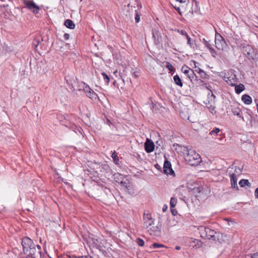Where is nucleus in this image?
Instances as JSON below:
<instances>
[{
  "instance_id": "e433bc0d",
  "label": "nucleus",
  "mask_w": 258,
  "mask_h": 258,
  "mask_svg": "<svg viewBox=\"0 0 258 258\" xmlns=\"http://www.w3.org/2000/svg\"><path fill=\"white\" fill-rule=\"evenodd\" d=\"M136 242L140 246H143L144 245V240L142 239H141L140 238H137Z\"/></svg>"
},
{
  "instance_id": "58836bf2",
  "label": "nucleus",
  "mask_w": 258,
  "mask_h": 258,
  "mask_svg": "<svg viewBox=\"0 0 258 258\" xmlns=\"http://www.w3.org/2000/svg\"><path fill=\"white\" fill-rule=\"evenodd\" d=\"M102 75L103 77V79L105 82L109 83L110 81V79L109 77L107 75V74L105 73H102Z\"/></svg>"
},
{
  "instance_id": "6ab92c4d",
  "label": "nucleus",
  "mask_w": 258,
  "mask_h": 258,
  "mask_svg": "<svg viewBox=\"0 0 258 258\" xmlns=\"http://www.w3.org/2000/svg\"><path fill=\"white\" fill-rule=\"evenodd\" d=\"M64 25L68 28L73 29L75 27V25L74 23L70 19H67L65 21Z\"/></svg>"
},
{
  "instance_id": "393cba45",
  "label": "nucleus",
  "mask_w": 258,
  "mask_h": 258,
  "mask_svg": "<svg viewBox=\"0 0 258 258\" xmlns=\"http://www.w3.org/2000/svg\"><path fill=\"white\" fill-rule=\"evenodd\" d=\"M204 43L205 45L206 46V47L210 49V51L212 54H216L215 50L213 48L211 47V45L208 41L204 39Z\"/></svg>"
},
{
  "instance_id": "37998d69",
  "label": "nucleus",
  "mask_w": 258,
  "mask_h": 258,
  "mask_svg": "<svg viewBox=\"0 0 258 258\" xmlns=\"http://www.w3.org/2000/svg\"><path fill=\"white\" fill-rule=\"evenodd\" d=\"M173 208H170V209H170L171 210V213L173 215L175 216L177 214V211L175 209H174Z\"/></svg>"
},
{
  "instance_id": "ddd939ff",
  "label": "nucleus",
  "mask_w": 258,
  "mask_h": 258,
  "mask_svg": "<svg viewBox=\"0 0 258 258\" xmlns=\"http://www.w3.org/2000/svg\"><path fill=\"white\" fill-rule=\"evenodd\" d=\"M163 172L166 174H174V172L171 168V163L167 160L164 162Z\"/></svg>"
},
{
  "instance_id": "0e129e2a",
  "label": "nucleus",
  "mask_w": 258,
  "mask_h": 258,
  "mask_svg": "<svg viewBox=\"0 0 258 258\" xmlns=\"http://www.w3.org/2000/svg\"><path fill=\"white\" fill-rule=\"evenodd\" d=\"M26 258H35V257L32 255V256H28V257H27Z\"/></svg>"
},
{
  "instance_id": "864d4df0",
  "label": "nucleus",
  "mask_w": 258,
  "mask_h": 258,
  "mask_svg": "<svg viewBox=\"0 0 258 258\" xmlns=\"http://www.w3.org/2000/svg\"><path fill=\"white\" fill-rule=\"evenodd\" d=\"M79 258H92L91 256L90 255H88V256H81V257H79Z\"/></svg>"
},
{
  "instance_id": "aec40b11",
  "label": "nucleus",
  "mask_w": 258,
  "mask_h": 258,
  "mask_svg": "<svg viewBox=\"0 0 258 258\" xmlns=\"http://www.w3.org/2000/svg\"><path fill=\"white\" fill-rule=\"evenodd\" d=\"M235 91L237 94H240L241 92H242L245 89V87L244 85L242 84H240L239 85H235Z\"/></svg>"
},
{
  "instance_id": "603ef678",
  "label": "nucleus",
  "mask_w": 258,
  "mask_h": 258,
  "mask_svg": "<svg viewBox=\"0 0 258 258\" xmlns=\"http://www.w3.org/2000/svg\"><path fill=\"white\" fill-rule=\"evenodd\" d=\"M176 1L179 2L180 3H185L186 2H188V0H176Z\"/></svg>"
},
{
  "instance_id": "3c124183",
  "label": "nucleus",
  "mask_w": 258,
  "mask_h": 258,
  "mask_svg": "<svg viewBox=\"0 0 258 258\" xmlns=\"http://www.w3.org/2000/svg\"><path fill=\"white\" fill-rule=\"evenodd\" d=\"M206 89H207L208 90H209L210 91V92H209L210 93H211V94H213V93L211 90V87L210 85L206 86Z\"/></svg>"
},
{
  "instance_id": "f3484780",
  "label": "nucleus",
  "mask_w": 258,
  "mask_h": 258,
  "mask_svg": "<svg viewBox=\"0 0 258 258\" xmlns=\"http://www.w3.org/2000/svg\"><path fill=\"white\" fill-rule=\"evenodd\" d=\"M232 112L234 115H237L238 117L242 118V120H244L243 117L242 116V112L239 107H233L232 108Z\"/></svg>"
},
{
  "instance_id": "dca6fc26",
  "label": "nucleus",
  "mask_w": 258,
  "mask_h": 258,
  "mask_svg": "<svg viewBox=\"0 0 258 258\" xmlns=\"http://www.w3.org/2000/svg\"><path fill=\"white\" fill-rule=\"evenodd\" d=\"M230 181H231V187L232 188H235L237 189H238V187L237 184V176L230 174Z\"/></svg>"
},
{
  "instance_id": "72a5a7b5",
  "label": "nucleus",
  "mask_w": 258,
  "mask_h": 258,
  "mask_svg": "<svg viewBox=\"0 0 258 258\" xmlns=\"http://www.w3.org/2000/svg\"><path fill=\"white\" fill-rule=\"evenodd\" d=\"M152 246L154 248L165 247L164 245L158 243H154L152 244Z\"/></svg>"
},
{
  "instance_id": "39448f33",
  "label": "nucleus",
  "mask_w": 258,
  "mask_h": 258,
  "mask_svg": "<svg viewBox=\"0 0 258 258\" xmlns=\"http://www.w3.org/2000/svg\"><path fill=\"white\" fill-rule=\"evenodd\" d=\"M215 42L216 48L219 50H223L227 46L225 40L219 34H216Z\"/></svg>"
},
{
  "instance_id": "412c9836",
  "label": "nucleus",
  "mask_w": 258,
  "mask_h": 258,
  "mask_svg": "<svg viewBox=\"0 0 258 258\" xmlns=\"http://www.w3.org/2000/svg\"><path fill=\"white\" fill-rule=\"evenodd\" d=\"M173 80L175 84L177 85L182 87L183 86V84L181 81V79L180 78L178 75H176L173 77Z\"/></svg>"
},
{
  "instance_id": "f704fd0d",
  "label": "nucleus",
  "mask_w": 258,
  "mask_h": 258,
  "mask_svg": "<svg viewBox=\"0 0 258 258\" xmlns=\"http://www.w3.org/2000/svg\"><path fill=\"white\" fill-rule=\"evenodd\" d=\"M199 74L202 79H207L209 77V76L203 70Z\"/></svg>"
},
{
  "instance_id": "4c0bfd02",
  "label": "nucleus",
  "mask_w": 258,
  "mask_h": 258,
  "mask_svg": "<svg viewBox=\"0 0 258 258\" xmlns=\"http://www.w3.org/2000/svg\"><path fill=\"white\" fill-rule=\"evenodd\" d=\"M192 62L194 64V68L195 69V71H194L199 74L201 72V71H202V70L200 68L197 67V66H196L197 62L196 61L194 60V61H192Z\"/></svg>"
},
{
  "instance_id": "5701e85b",
  "label": "nucleus",
  "mask_w": 258,
  "mask_h": 258,
  "mask_svg": "<svg viewBox=\"0 0 258 258\" xmlns=\"http://www.w3.org/2000/svg\"><path fill=\"white\" fill-rule=\"evenodd\" d=\"M242 168H240L239 167L235 166V169L233 173H230L231 175H233L236 176H238L240 175H241L242 173Z\"/></svg>"
},
{
  "instance_id": "1a4fd4ad",
  "label": "nucleus",
  "mask_w": 258,
  "mask_h": 258,
  "mask_svg": "<svg viewBox=\"0 0 258 258\" xmlns=\"http://www.w3.org/2000/svg\"><path fill=\"white\" fill-rule=\"evenodd\" d=\"M241 51L249 59L253 58L254 50L251 46L249 45H244L242 47Z\"/></svg>"
},
{
  "instance_id": "a878e982",
  "label": "nucleus",
  "mask_w": 258,
  "mask_h": 258,
  "mask_svg": "<svg viewBox=\"0 0 258 258\" xmlns=\"http://www.w3.org/2000/svg\"><path fill=\"white\" fill-rule=\"evenodd\" d=\"M86 95L91 99H96L98 97L97 94L93 90L87 93Z\"/></svg>"
},
{
  "instance_id": "bb28decb",
  "label": "nucleus",
  "mask_w": 258,
  "mask_h": 258,
  "mask_svg": "<svg viewBox=\"0 0 258 258\" xmlns=\"http://www.w3.org/2000/svg\"><path fill=\"white\" fill-rule=\"evenodd\" d=\"M111 157L113 159V162H114V163L117 165L118 164V162H119L118 157L117 154L115 152H114L112 154Z\"/></svg>"
},
{
  "instance_id": "7c9ffc66",
  "label": "nucleus",
  "mask_w": 258,
  "mask_h": 258,
  "mask_svg": "<svg viewBox=\"0 0 258 258\" xmlns=\"http://www.w3.org/2000/svg\"><path fill=\"white\" fill-rule=\"evenodd\" d=\"M187 44L189 45L191 48H192L194 46L195 41L189 37L187 38Z\"/></svg>"
},
{
  "instance_id": "c85d7f7f",
  "label": "nucleus",
  "mask_w": 258,
  "mask_h": 258,
  "mask_svg": "<svg viewBox=\"0 0 258 258\" xmlns=\"http://www.w3.org/2000/svg\"><path fill=\"white\" fill-rule=\"evenodd\" d=\"M177 204V199L174 198L172 197L171 198L170 205V208H174Z\"/></svg>"
},
{
  "instance_id": "69168bd1",
  "label": "nucleus",
  "mask_w": 258,
  "mask_h": 258,
  "mask_svg": "<svg viewBox=\"0 0 258 258\" xmlns=\"http://www.w3.org/2000/svg\"><path fill=\"white\" fill-rule=\"evenodd\" d=\"M218 140H219V141H221V140H222V138H218Z\"/></svg>"
},
{
  "instance_id": "20e7f679",
  "label": "nucleus",
  "mask_w": 258,
  "mask_h": 258,
  "mask_svg": "<svg viewBox=\"0 0 258 258\" xmlns=\"http://www.w3.org/2000/svg\"><path fill=\"white\" fill-rule=\"evenodd\" d=\"M22 245L23 247L24 251H28L30 250L29 254L33 255L35 251V244L33 243V241L28 237H24L22 240Z\"/></svg>"
},
{
  "instance_id": "9d476101",
  "label": "nucleus",
  "mask_w": 258,
  "mask_h": 258,
  "mask_svg": "<svg viewBox=\"0 0 258 258\" xmlns=\"http://www.w3.org/2000/svg\"><path fill=\"white\" fill-rule=\"evenodd\" d=\"M215 96L213 94H208V99L205 102L206 107L210 110L213 111L215 108Z\"/></svg>"
},
{
  "instance_id": "f8f14e48",
  "label": "nucleus",
  "mask_w": 258,
  "mask_h": 258,
  "mask_svg": "<svg viewBox=\"0 0 258 258\" xmlns=\"http://www.w3.org/2000/svg\"><path fill=\"white\" fill-rule=\"evenodd\" d=\"M187 15L189 16L193 15L194 13H197L199 11L198 3L195 0H192V4L190 8L187 10Z\"/></svg>"
},
{
  "instance_id": "79ce46f5",
  "label": "nucleus",
  "mask_w": 258,
  "mask_h": 258,
  "mask_svg": "<svg viewBox=\"0 0 258 258\" xmlns=\"http://www.w3.org/2000/svg\"><path fill=\"white\" fill-rule=\"evenodd\" d=\"M140 15L139 14L137 13L135 16L136 22L138 23L140 21Z\"/></svg>"
},
{
  "instance_id": "9b49d317",
  "label": "nucleus",
  "mask_w": 258,
  "mask_h": 258,
  "mask_svg": "<svg viewBox=\"0 0 258 258\" xmlns=\"http://www.w3.org/2000/svg\"><path fill=\"white\" fill-rule=\"evenodd\" d=\"M96 172H100L106 173H111L112 170L107 164H96Z\"/></svg>"
},
{
  "instance_id": "7ed1b4c3",
  "label": "nucleus",
  "mask_w": 258,
  "mask_h": 258,
  "mask_svg": "<svg viewBox=\"0 0 258 258\" xmlns=\"http://www.w3.org/2000/svg\"><path fill=\"white\" fill-rule=\"evenodd\" d=\"M144 226L147 229L151 235L159 230L158 226L154 225V220L149 214H144L143 216Z\"/></svg>"
},
{
  "instance_id": "09e8293b",
  "label": "nucleus",
  "mask_w": 258,
  "mask_h": 258,
  "mask_svg": "<svg viewBox=\"0 0 258 258\" xmlns=\"http://www.w3.org/2000/svg\"><path fill=\"white\" fill-rule=\"evenodd\" d=\"M251 258H258V252H256L251 255Z\"/></svg>"
},
{
  "instance_id": "c03bdc74",
  "label": "nucleus",
  "mask_w": 258,
  "mask_h": 258,
  "mask_svg": "<svg viewBox=\"0 0 258 258\" xmlns=\"http://www.w3.org/2000/svg\"><path fill=\"white\" fill-rule=\"evenodd\" d=\"M178 33H179L181 35H182L183 36L185 35H186V34L187 33V32L185 30H178Z\"/></svg>"
},
{
  "instance_id": "8fccbe9b",
  "label": "nucleus",
  "mask_w": 258,
  "mask_h": 258,
  "mask_svg": "<svg viewBox=\"0 0 258 258\" xmlns=\"http://www.w3.org/2000/svg\"><path fill=\"white\" fill-rule=\"evenodd\" d=\"M174 8L180 15H181V12H180V9L179 7H174Z\"/></svg>"
},
{
  "instance_id": "423d86ee",
  "label": "nucleus",
  "mask_w": 258,
  "mask_h": 258,
  "mask_svg": "<svg viewBox=\"0 0 258 258\" xmlns=\"http://www.w3.org/2000/svg\"><path fill=\"white\" fill-rule=\"evenodd\" d=\"M224 80L231 86H235L237 82L236 76L232 72L228 73L227 75L224 76Z\"/></svg>"
},
{
  "instance_id": "680f3d73",
  "label": "nucleus",
  "mask_w": 258,
  "mask_h": 258,
  "mask_svg": "<svg viewBox=\"0 0 258 258\" xmlns=\"http://www.w3.org/2000/svg\"><path fill=\"white\" fill-rule=\"evenodd\" d=\"M167 208V207H163V212H165V211L166 210Z\"/></svg>"
},
{
  "instance_id": "473e14b6",
  "label": "nucleus",
  "mask_w": 258,
  "mask_h": 258,
  "mask_svg": "<svg viewBox=\"0 0 258 258\" xmlns=\"http://www.w3.org/2000/svg\"><path fill=\"white\" fill-rule=\"evenodd\" d=\"M40 42V40L39 38H35L33 41L32 45L34 47L35 49L38 46Z\"/></svg>"
},
{
  "instance_id": "49530a36",
  "label": "nucleus",
  "mask_w": 258,
  "mask_h": 258,
  "mask_svg": "<svg viewBox=\"0 0 258 258\" xmlns=\"http://www.w3.org/2000/svg\"><path fill=\"white\" fill-rule=\"evenodd\" d=\"M254 196L256 199H258V187L254 191Z\"/></svg>"
},
{
  "instance_id": "ea45409f",
  "label": "nucleus",
  "mask_w": 258,
  "mask_h": 258,
  "mask_svg": "<svg viewBox=\"0 0 258 258\" xmlns=\"http://www.w3.org/2000/svg\"><path fill=\"white\" fill-rule=\"evenodd\" d=\"M166 67L170 71H173L174 70V67L169 62H166Z\"/></svg>"
},
{
  "instance_id": "052dcab7",
  "label": "nucleus",
  "mask_w": 258,
  "mask_h": 258,
  "mask_svg": "<svg viewBox=\"0 0 258 258\" xmlns=\"http://www.w3.org/2000/svg\"><path fill=\"white\" fill-rule=\"evenodd\" d=\"M184 36L185 37V38L186 39H187V38L188 37H189V36H188V35L187 34V33H186V35H185Z\"/></svg>"
},
{
  "instance_id": "b1692460",
  "label": "nucleus",
  "mask_w": 258,
  "mask_h": 258,
  "mask_svg": "<svg viewBox=\"0 0 258 258\" xmlns=\"http://www.w3.org/2000/svg\"><path fill=\"white\" fill-rule=\"evenodd\" d=\"M239 184L241 187H244L245 185H247L249 187L250 186L251 184L248 181L247 179H241L239 182Z\"/></svg>"
},
{
  "instance_id": "cd10ccee",
  "label": "nucleus",
  "mask_w": 258,
  "mask_h": 258,
  "mask_svg": "<svg viewBox=\"0 0 258 258\" xmlns=\"http://www.w3.org/2000/svg\"><path fill=\"white\" fill-rule=\"evenodd\" d=\"M187 76L191 81H192L195 77L196 78H197L196 74H195L194 71L192 70H191L190 72L187 75Z\"/></svg>"
},
{
  "instance_id": "a18cd8bd",
  "label": "nucleus",
  "mask_w": 258,
  "mask_h": 258,
  "mask_svg": "<svg viewBox=\"0 0 258 258\" xmlns=\"http://www.w3.org/2000/svg\"><path fill=\"white\" fill-rule=\"evenodd\" d=\"M200 242V241H198L197 239H195V240L192 241V242L195 243H197V244H195V245H192V246L194 247L195 246H197V244H198V247H200V245L198 243Z\"/></svg>"
},
{
  "instance_id": "0eeeda50",
  "label": "nucleus",
  "mask_w": 258,
  "mask_h": 258,
  "mask_svg": "<svg viewBox=\"0 0 258 258\" xmlns=\"http://www.w3.org/2000/svg\"><path fill=\"white\" fill-rule=\"evenodd\" d=\"M25 7L32 11L34 13L37 14L39 10V7L32 1L22 0Z\"/></svg>"
},
{
  "instance_id": "4d7b16f0",
  "label": "nucleus",
  "mask_w": 258,
  "mask_h": 258,
  "mask_svg": "<svg viewBox=\"0 0 258 258\" xmlns=\"http://www.w3.org/2000/svg\"><path fill=\"white\" fill-rule=\"evenodd\" d=\"M155 34L157 35V32H153V37L155 38Z\"/></svg>"
},
{
  "instance_id": "f03ea898",
  "label": "nucleus",
  "mask_w": 258,
  "mask_h": 258,
  "mask_svg": "<svg viewBox=\"0 0 258 258\" xmlns=\"http://www.w3.org/2000/svg\"><path fill=\"white\" fill-rule=\"evenodd\" d=\"M200 232L201 237L207 238L208 239H212L214 241H217L222 242L223 237L222 233L219 232H216L209 228L205 227H201L200 228Z\"/></svg>"
},
{
  "instance_id": "4be33fe9",
  "label": "nucleus",
  "mask_w": 258,
  "mask_h": 258,
  "mask_svg": "<svg viewBox=\"0 0 258 258\" xmlns=\"http://www.w3.org/2000/svg\"><path fill=\"white\" fill-rule=\"evenodd\" d=\"M122 186L126 188L128 190L132 188L131 186L129 184V181L127 179H122V181L119 183Z\"/></svg>"
},
{
  "instance_id": "6e6d98bb",
  "label": "nucleus",
  "mask_w": 258,
  "mask_h": 258,
  "mask_svg": "<svg viewBox=\"0 0 258 258\" xmlns=\"http://www.w3.org/2000/svg\"><path fill=\"white\" fill-rule=\"evenodd\" d=\"M155 167L158 169H159L160 168V165H159L158 164H156L155 165Z\"/></svg>"
},
{
  "instance_id": "bf43d9fd",
  "label": "nucleus",
  "mask_w": 258,
  "mask_h": 258,
  "mask_svg": "<svg viewBox=\"0 0 258 258\" xmlns=\"http://www.w3.org/2000/svg\"><path fill=\"white\" fill-rule=\"evenodd\" d=\"M133 75L135 77V78H137L138 77V75L137 74V73L136 72H134L133 73Z\"/></svg>"
},
{
  "instance_id": "a211bd4d",
  "label": "nucleus",
  "mask_w": 258,
  "mask_h": 258,
  "mask_svg": "<svg viewBox=\"0 0 258 258\" xmlns=\"http://www.w3.org/2000/svg\"><path fill=\"white\" fill-rule=\"evenodd\" d=\"M242 101L246 104H250L252 102L251 97L248 95L244 94L242 96Z\"/></svg>"
},
{
  "instance_id": "a19ab883",
  "label": "nucleus",
  "mask_w": 258,
  "mask_h": 258,
  "mask_svg": "<svg viewBox=\"0 0 258 258\" xmlns=\"http://www.w3.org/2000/svg\"><path fill=\"white\" fill-rule=\"evenodd\" d=\"M196 81H197V84H198L199 86H204V85H205L206 84L204 83V82L201 79H196Z\"/></svg>"
},
{
  "instance_id": "2f4dec72",
  "label": "nucleus",
  "mask_w": 258,
  "mask_h": 258,
  "mask_svg": "<svg viewBox=\"0 0 258 258\" xmlns=\"http://www.w3.org/2000/svg\"><path fill=\"white\" fill-rule=\"evenodd\" d=\"M83 90L86 94L89 92L92 89L90 88V87L86 84L84 83L83 86Z\"/></svg>"
},
{
  "instance_id": "de8ad7c7",
  "label": "nucleus",
  "mask_w": 258,
  "mask_h": 258,
  "mask_svg": "<svg viewBox=\"0 0 258 258\" xmlns=\"http://www.w3.org/2000/svg\"><path fill=\"white\" fill-rule=\"evenodd\" d=\"M63 37L65 40H68L69 39L70 35L68 33H65L63 35Z\"/></svg>"
},
{
  "instance_id": "2eb2a0df",
  "label": "nucleus",
  "mask_w": 258,
  "mask_h": 258,
  "mask_svg": "<svg viewBox=\"0 0 258 258\" xmlns=\"http://www.w3.org/2000/svg\"><path fill=\"white\" fill-rule=\"evenodd\" d=\"M124 178V176L119 173H115L113 174V179L116 182L119 183Z\"/></svg>"
},
{
  "instance_id": "13d9d810",
  "label": "nucleus",
  "mask_w": 258,
  "mask_h": 258,
  "mask_svg": "<svg viewBox=\"0 0 258 258\" xmlns=\"http://www.w3.org/2000/svg\"><path fill=\"white\" fill-rule=\"evenodd\" d=\"M175 249H176V250H180V249H181V247H180V246H175Z\"/></svg>"
},
{
  "instance_id": "e2e57ef3",
  "label": "nucleus",
  "mask_w": 258,
  "mask_h": 258,
  "mask_svg": "<svg viewBox=\"0 0 258 258\" xmlns=\"http://www.w3.org/2000/svg\"><path fill=\"white\" fill-rule=\"evenodd\" d=\"M37 247H38V248L39 250H40V249H41V247H40V245H37Z\"/></svg>"
},
{
  "instance_id": "5fc2aeb1",
  "label": "nucleus",
  "mask_w": 258,
  "mask_h": 258,
  "mask_svg": "<svg viewBox=\"0 0 258 258\" xmlns=\"http://www.w3.org/2000/svg\"><path fill=\"white\" fill-rule=\"evenodd\" d=\"M106 123L107 124H108L109 125H110V124H111V122L108 119H107V121H106Z\"/></svg>"
},
{
  "instance_id": "4468645a",
  "label": "nucleus",
  "mask_w": 258,
  "mask_h": 258,
  "mask_svg": "<svg viewBox=\"0 0 258 258\" xmlns=\"http://www.w3.org/2000/svg\"><path fill=\"white\" fill-rule=\"evenodd\" d=\"M155 145L154 143L147 139L145 143V150L147 153H151L154 151Z\"/></svg>"
},
{
  "instance_id": "c756f323",
  "label": "nucleus",
  "mask_w": 258,
  "mask_h": 258,
  "mask_svg": "<svg viewBox=\"0 0 258 258\" xmlns=\"http://www.w3.org/2000/svg\"><path fill=\"white\" fill-rule=\"evenodd\" d=\"M191 70L187 66H184L181 68V71L185 75H187Z\"/></svg>"
},
{
  "instance_id": "6e6552de",
  "label": "nucleus",
  "mask_w": 258,
  "mask_h": 258,
  "mask_svg": "<svg viewBox=\"0 0 258 258\" xmlns=\"http://www.w3.org/2000/svg\"><path fill=\"white\" fill-rule=\"evenodd\" d=\"M25 7L32 11L34 13L37 14L39 10V7L32 1L22 0Z\"/></svg>"
},
{
  "instance_id": "c9c22d12",
  "label": "nucleus",
  "mask_w": 258,
  "mask_h": 258,
  "mask_svg": "<svg viewBox=\"0 0 258 258\" xmlns=\"http://www.w3.org/2000/svg\"><path fill=\"white\" fill-rule=\"evenodd\" d=\"M220 132V130L219 128L216 127L210 132V135H217Z\"/></svg>"
},
{
  "instance_id": "f257e3e1",
  "label": "nucleus",
  "mask_w": 258,
  "mask_h": 258,
  "mask_svg": "<svg viewBox=\"0 0 258 258\" xmlns=\"http://www.w3.org/2000/svg\"><path fill=\"white\" fill-rule=\"evenodd\" d=\"M177 146L181 149L184 154L185 160L189 165L196 166L201 163V157L195 150L189 149L187 147H181L178 144Z\"/></svg>"
}]
</instances>
